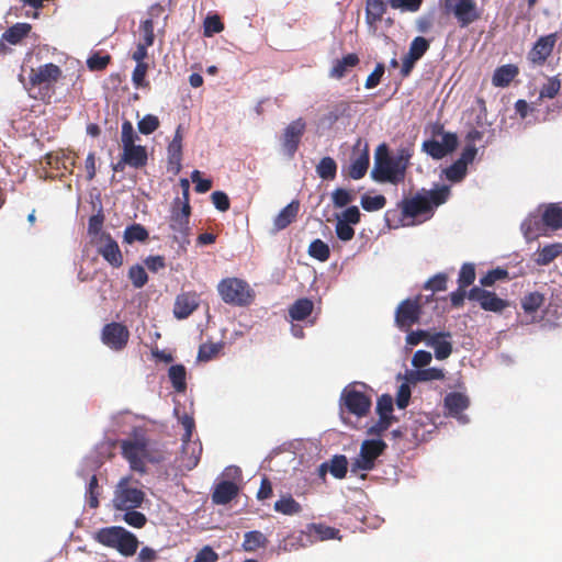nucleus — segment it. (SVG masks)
Segmentation results:
<instances>
[{
	"label": "nucleus",
	"mask_w": 562,
	"mask_h": 562,
	"mask_svg": "<svg viewBox=\"0 0 562 562\" xmlns=\"http://www.w3.org/2000/svg\"><path fill=\"white\" fill-rule=\"evenodd\" d=\"M123 161L127 166L140 169L147 165L148 155L145 146L132 145L123 148Z\"/></svg>",
	"instance_id": "nucleus-26"
},
{
	"label": "nucleus",
	"mask_w": 562,
	"mask_h": 562,
	"mask_svg": "<svg viewBox=\"0 0 562 562\" xmlns=\"http://www.w3.org/2000/svg\"><path fill=\"white\" fill-rule=\"evenodd\" d=\"M412 153L408 148H401L395 156H390L386 144L375 149L374 167L371 171L373 180L380 183L398 184L404 181Z\"/></svg>",
	"instance_id": "nucleus-1"
},
{
	"label": "nucleus",
	"mask_w": 562,
	"mask_h": 562,
	"mask_svg": "<svg viewBox=\"0 0 562 562\" xmlns=\"http://www.w3.org/2000/svg\"><path fill=\"white\" fill-rule=\"evenodd\" d=\"M458 146V137L454 133L443 132L442 127L434 133L432 138L423 143V150L434 159H442Z\"/></svg>",
	"instance_id": "nucleus-6"
},
{
	"label": "nucleus",
	"mask_w": 562,
	"mask_h": 562,
	"mask_svg": "<svg viewBox=\"0 0 562 562\" xmlns=\"http://www.w3.org/2000/svg\"><path fill=\"white\" fill-rule=\"evenodd\" d=\"M386 204V199L384 195H368L364 194L361 196V206L367 212H375L382 210Z\"/></svg>",
	"instance_id": "nucleus-44"
},
{
	"label": "nucleus",
	"mask_w": 562,
	"mask_h": 562,
	"mask_svg": "<svg viewBox=\"0 0 562 562\" xmlns=\"http://www.w3.org/2000/svg\"><path fill=\"white\" fill-rule=\"evenodd\" d=\"M60 75L61 71L59 67L49 63L38 67L37 69H32L30 80L33 85L49 83L57 81Z\"/></svg>",
	"instance_id": "nucleus-28"
},
{
	"label": "nucleus",
	"mask_w": 562,
	"mask_h": 562,
	"mask_svg": "<svg viewBox=\"0 0 562 562\" xmlns=\"http://www.w3.org/2000/svg\"><path fill=\"white\" fill-rule=\"evenodd\" d=\"M389 3L392 9H400L406 12H417L423 4V0H389Z\"/></svg>",
	"instance_id": "nucleus-58"
},
{
	"label": "nucleus",
	"mask_w": 562,
	"mask_h": 562,
	"mask_svg": "<svg viewBox=\"0 0 562 562\" xmlns=\"http://www.w3.org/2000/svg\"><path fill=\"white\" fill-rule=\"evenodd\" d=\"M217 291L227 304L241 306L246 303V283L241 279H223L217 285Z\"/></svg>",
	"instance_id": "nucleus-13"
},
{
	"label": "nucleus",
	"mask_w": 562,
	"mask_h": 562,
	"mask_svg": "<svg viewBox=\"0 0 562 562\" xmlns=\"http://www.w3.org/2000/svg\"><path fill=\"white\" fill-rule=\"evenodd\" d=\"M314 304L310 299H299L289 308V315L293 321H304L313 312Z\"/></svg>",
	"instance_id": "nucleus-36"
},
{
	"label": "nucleus",
	"mask_w": 562,
	"mask_h": 562,
	"mask_svg": "<svg viewBox=\"0 0 562 562\" xmlns=\"http://www.w3.org/2000/svg\"><path fill=\"white\" fill-rule=\"evenodd\" d=\"M138 139V135L135 133L134 127L130 121H124L122 124L121 142L122 147L136 145L135 140Z\"/></svg>",
	"instance_id": "nucleus-56"
},
{
	"label": "nucleus",
	"mask_w": 562,
	"mask_h": 562,
	"mask_svg": "<svg viewBox=\"0 0 562 562\" xmlns=\"http://www.w3.org/2000/svg\"><path fill=\"white\" fill-rule=\"evenodd\" d=\"M508 272L505 269L496 268L490 270L484 277L481 278L480 282L483 286H492L497 280L507 278Z\"/></svg>",
	"instance_id": "nucleus-62"
},
{
	"label": "nucleus",
	"mask_w": 562,
	"mask_h": 562,
	"mask_svg": "<svg viewBox=\"0 0 562 562\" xmlns=\"http://www.w3.org/2000/svg\"><path fill=\"white\" fill-rule=\"evenodd\" d=\"M547 229L548 228L544 225V221H542V215L530 214L521 223V232L527 240L536 239Z\"/></svg>",
	"instance_id": "nucleus-32"
},
{
	"label": "nucleus",
	"mask_w": 562,
	"mask_h": 562,
	"mask_svg": "<svg viewBox=\"0 0 562 562\" xmlns=\"http://www.w3.org/2000/svg\"><path fill=\"white\" fill-rule=\"evenodd\" d=\"M145 498V493L130 485V480L123 477L114 492L113 506L117 510L136 509L140 507Z\"/></svg>",
	"instance_id": "nucleus-8"
},
{
	"label": "nucleus",
	"mask_w": 562,
	"mask_h": 562,
	"mask_svg": "<svg viewBox=\"0 0 562 562\" xmlns=\"http://www.w3.org/2000/svg\"><path fill=\"white\" fill-rule=\"evenodd\" d=\"M224 29V24L221 21L220 16L214 15H207L203 23V34L206 37H211L216 33L222 32Z\"/></svg>",
	"instance_id": "nucleus-48"
},
{
	"label": "nucleus",
	"mask_w": 562,
	"mask_h": 562,
	"mask_svg": "<svg viewBox=\"0 0 562 562\" xmlns=\"http://www.w3.org/2000/svg\"><path fill=\"white\" fill-rule=\"evenodd\" d=\"M168 378L178 393H183L187 390V370L183 364L171 366L168 369Z\"/></svg>",
	"instance_id": "nucleus-37"
},
{
	"label": "nucleus",
	"mask_w": 562,
	"mask_h": 562,
	"mask_svg": "<svg viewBox=\"0 0 562 562\" xmlns=\"http://www.w3.org/2000/svg\"><path fill=\"white\" fill-rule=\"evenodd\" d=\"M447 280L448 278L445 273H437L425 283L424 288L434 292L445 291L447 289Z\"/></svg>",
	"instance_id": "nucleus-63"
},
{
	"label": "nucleus",
	"mask_w": 562,
	"mask_h": 562,
	"mask_svg": "<svg viewBox=\"0 0 562 562\" xmlns=\"http://www.w3.org/2000/svg\"><path fill=\"white\" fill-rule=\"evenodd\" d=\"M561 89V82L557 77H551L540 89V98L553 99Z\"/></svg>",
	"instance_id": "nucleus-57"
},
{
	"label": "nucleus",
	"mask_w": 562,
	"mask_h": 562,
	"mask_svg": "<svg viewBox=\"0 0 562 562\" xmlns=\"http://www.w3.org/2000/svg\"><path fill=\"white\" fill-rule=\"evenodd\" d=\"M218 554L210 546H204L195 555L193 562H216Z\"/></svg>",
	"instance_id": "nucleus-64"
},
{
	"label": "nucleus",
	"mask_w": 562,
	"mask_h": 562,
	"mask_svg": "<svg viewBox=\"0 0 562 562\" xmlns=\"http://www.w3.org/2000/svg\"><path fill=\"white\" fill-rule=\"evenodd\" d=\"M360 144L361 140L359 139L352 150L350 164L347 168V176L353 180H359L363 178L370 165L368 146L366 145L363 149H360Z\"/></svg>",
	"instance_id": "nucleus-18"
},
{
	"label": "nucleus",
	"mask_w": 562,
	"mask_h": 562,
	"mask_svg": "<svg viewBox=\"0 0 562 562\" xmlns=\"http://www.w3.org/2000/svg\"><path fill=\"white\" fill-rule=\"evenodd\" d=\"M110 61L111 56L109 54L101 55L100 53H94L88 58L87 65L90 70L100 71L105 69Z\"/></svg>",
	"instance_id": "nucleus-52"
},
{
	"label": "nucleus",
	"mask_w": 562,
	"mask_h": 562,
	"mask_svg": "<svg viewBox=\"0 0 562 562\" xmlns=\"http://www.w3.org/2000/svg\"><path fill=\"white\" fill-rule=\"evenodd\" d=\"M239 492V487L233 481L223 480L215 484L212 493V502L216 505H225L233 501Z\"/></svg>",
	"instance_id": "nucleus-23"
},
{
	"label": "nucleus",
	"mask_w": 562,
	"mask_h": 562,
	"mask_svg": "<svg viewBox=\"0 0 562 562\" xmlns=\"http://www.w3.org/2000/svg\"><path fill=\"white\" fill-rule=\"evenodd\" d=\"M300 211V201L293 200L283 207L273 220V228L276 232L285 229L297 217Z\"/></svg>",
	"instance_id": "nucleus-25"
},
{
	"label": "nucleus",
	"mask_w": 562,
	"mask_h": 562,
	"mask_svg": "<svg viewBox=\"0 0 562 562\" xmlns=\"http://www.w3.org/2000/svg\"><path fill=\"white\" fill-rule=\"evenodd\" d=\"M273 509L285 516H294L301 514L302 506L291 494H285L274 503Z\"/></svg>",
	"instance_id": "nucleus-34"
},
{
	"label": "nucleus",
	"mask_w": 562,
	"mask_h": 562,
	"mask_svg": "<svg viewBox=\"0 0 562 562\" xmlns=\"http://www.w3.org/2000/svg\"><path fill=\"white\" fill-rule=\"evenodd\" d=\"M450 188L441 186L434 190H423L412 198L403 199L398 206L405 217H416L418 215L432 211L434 206H439L448 200Z\"/></svg>",
	"instance_id": "nucleus-2"
},
{
	"label": "nucleus",
	"mask_w": 562,
	"mask_h": 562,
	"mask_svg": "<svg viewBox=\"0 0 562 562\" xmlns=\"http://www.w3.org/2000/svg\"><path fill=\"white\" fill-rule=\"evenodd\" d=\"M468 299L479 302L481 308L488 312L501 313L509 303L496 295V293L484 290L479 286H473L468 292Z\"/></svg>",
	"instance_id": "nucleus-16"
},
{
	"label": "nucleus",
	"mask_w": 562,
	"mask_h": 562,
	"mask_svg": "<svg viewBox=\"0 0 562 562\" xmlns=\"http://www.w3.org/2000/svg\"><path fill=\"white\" fill-rule=\"evenodd\" d=\"M395 420V416L379 415L378 422L368 429V435L381 436L384 431H386L390 428L392 423Z\"/></svg>",
	"instance_id": "nucleus-50"
},
{
	"label": "nucleus",
	"mask_w": 562,
	"mask_h": 562,
	"mask_svg": "<svg viewBox=\"0 0 562 562\" xmlns=\"http://www.w3.org/2000/svg\"><path fill=\"white\" fill-rule=\"evenodd\" d=\"M441 12L453 16L460 27H468L481 16L475 0H440Z\"/></svg>",
	"instance_id": "nucleus-4"
},
{
	"label": "nucleus",
	"mask_w": 562,
	"mask_h": 562,
	"mask_svg": "<svg viewBox=\"0 0 562 562\" xmlns=\"http://www.w3.org/2000/svg\"><path fill=\"white\" fill-rule=\"evenodd\" d=\"M148 442L144 435H134V439L121 441L122 456L130 462L133 470L144 472V457L147 452Z\"/></svg>",
	"instance_id": "nucleus-9"
},
{
	"label": "nucleus",
	"mask_w": 562,
	"mask_h": 562,
	"mask_svg": "<svg viewBox=\"0 0 562 562\" xmlns=\"http://www.w3.org/2000/svg\"><path fill=\"white\" fill-rule=\"evenodd\" d=\"M562 254V244L555 243L546 245L538 250L535 262L538 266H548Z\"/></svg>",
	"instance_id": "nucleus-38"
},
{
	"label": "nucleus",
	"mask_w": 562,
	"mask_h": 562,
	"mask_svg": "<svg viewBox=\"0 0 562 562\" xmlns=\"http://www.w3.org/2000/svg\"><path fill=\"white\" fill-rule=\"evenodd\" d=\"M98 543L115 549L123 557H132L138 549L139 541L131 531L121 526L103 527L93 533Z\"/></svg>",
	"instance_id": "nucleus-3"
},
{
	"label": "nucleus",
	"mask_w": 562,
	"mask_h": 562,
	"mask_svg": "<svg viewBox=\"0 0 562 562\" xmlns=\"http://www.w3.org/2000/svg\"><path fill=\"white\" fill-rule=\"evenodd\" d=\"M97 251L113 268H120L123 265V255L113 237L109 233H102L93 239Z\"/></svg>",
	"instance_id": "nucleus-15"
},
{
	"label": "nucleus",
	"mask_w": 562,
	"mask_h": 562,
	"mask_svg": "<svg viewBox=\"0 0 562 562\" xmlns=\"http://www.w3.org/2000/svg\"><path fill=\"white\" fill-rule=\"evenodd\" d=\"M191 215L190 204L182 205L181 209L173 207L171 211L169 227L172 231V239L180 246L188 245L189 241V218Z\"/></svg>",
	"instance_id": "nucleus-11"
},
{
	"label": "nucleus",
	"mask_w": 562,
	"mask_h": 562,
	"mask_svg": "<svg viewBox=\"0 0 562 562\" xmlns=\"http://www.w3.org/2000/svg\"><path fill=\"white\" fill-rule=\"evenodd\" d=\"M544 302L543 294L539 292H531L521 299V307L526 313H535Z\"/></svg>",
	"instance_id": "nucleus-42"
},
{
	"label": "nucleus",
	"mask_w": 562,
	"mask_h": 562,
	"mask_svg": "<svg viewBox=\"0 0 562 562\" xmlns=\"http://www.w3.org/2000/svg\"><path fill=\"white\" fill-rule=\"evenodd\" d=\"M130 338L127 327L121 323L106 324L102 329V341L113 350H122L126 347Z\"/></svg>",
	"instance_id": "nucleus-17"
},
{
	"label": "nucleus",
	"mask_w": 562,
	"mask_h": 562,
	"mask_svg": "<svg viewBox=\"0 0 562 562\" xmlns=\"http://www.w3.org/2000/svg\"><path fill=\"white\" fill-rule=\"evenodd\" d=\"M469 397L459 392L449 393L445 397V406L450 416L458 418L462 423H467L468 418L462 414L469 407Z\"/></svg>",
	"instance_id": "nucleus-22"
},
{
	"label": "nucleus",
	"mask_w": 562,
	"mask_h": 562,
	"mask_svg": "<svg viewBox=\"0 0 562 562\" xmlns=\"http://www.w3.org/2000/svg\"><path fill=\"white\" fill-rule=\"evenodd\" d=\"M304 533L312 541H325L330 539H340L339 529L326 526L324 524H308Z\"/></svg>",
	"instance_id": "nucleus-31"
},
{
	"label": "nucleus",
	"mask_w": 562,
	"mask_h": 562,
	"mask_svg": "<svg viewBox=\"0 0 562 562\" xmlns=\"http://www.w3.org/2000/svg\"><path fill=\"white\" fill-rule=\"evenodd\" d=\"M168 154V171L172 175H178L182 168V135L180 127L177 128L172 140L169 143L167 148Z\"/></svg>",
	"instance_id": "nucleus-21"
},
{
	"label": "nucleus",
	"mask_w": 562,
	"mask_h": 562,
	"mask_svg": "<svg viewBox=\"0 0 562 562\" xmlns=\"http://www.w3.org/2000/svg\"><path fill=\"white\" fill-rule=\"evenodd\" d=\"M316 172L324 180H333L337 173V164L331 157H324L316 166Z\"/></svg>",
	"instance_id": "nucleus-41"
},
{
	"label": "nucleus",
	"mask_w": 562,
	"mask_h": 562,
	"mask_svg": "<svg viewBox=\"0 0 562 562\" xmlns=\"http://www.w3.org/2000/svg\"><path fill=\"white\" fill-rule=\"evenodd\" d=\"M519 75V68L514 64L497 67L492 76V85L497 88L508 87Z\"/></svg>",
	"instance_id": "nucleus-30"
},
{
	"label": "nucleus",
	"mask_w": 562,
	"mask_h": 562,
	"mask_svg": "<svg viewBox=\"0 0 562 562\" xmlns=\"http://www.w3.org/2000/svg\"><path fill=\"white\" fill-rule=\"evenodd\" d=\"M306 130V123L302 119L291 122L280 137L282 154L292 159L300 146L302 136Z\"/></svg>",
	"instance_id": "nucleus-12"
},
{
	"label": "nucleus",
	"mask_w": 562,
	"mask_h": 562,
	"mask_svg": "<svg viewBox=\"0 0 562 562\" xmlns=\"http://www.w3.org/2000/svg\"><path fill=\"white\" fill-rule=\"evenodd\" d=\"M142 40L139 43L151 46L155 41L154 22L151 19H147L140 23Z\"/></svg>",
	"instance_id": "nucleus-59"
},
{
	"label": "nucleus",
	"mask_w": 562,
	"mask_h": 562,
	"mask_svg": "<svg viewBox=\"0 0 562 562\" xmlns=\"http://www.w3.org/2000/svg\"><path fill=\"white\" fill-rule=\"evenodd\" d=\"M468 173V167L461 161L456 160L452 165L445 169L446 178L451 182L462 181Z\"/></svg>",
	"instance_id": "nucleus-43"
},
{
	"label": "nucleus",
	"mask_w": 562,
	"mask_h": 562,
	"mask_svg": "<svg viewBox=\"0 0 562 562\" xmlns=\"http://www.w3.org/2000/svg\"><path fill=\"white\" fill-rule=\"evenodd\" d=\"M430 43L423 36L415 37L409 45L408 55L419 60L429 49Z\"/></svg>",
	"instance_id": "nucleus-46"
},
{
	"label": "nucleus",
	"mask_w": 562,
	"mask_h": 562,
	"mask_svg": "<svg viewBox=\"0 0 562 562\" xmlns=\"http://www.w3.org/2000/svg\"><path fill=\"white\" fill-rule=\"evenodd\" d=\"M386 443L381 439L364 440L360 447V453L355 459L351 471H370L375 465V460L383 454Z\"/></svg>",
	"instance_id": "nucleus-10"
},
{
	"label": "nucleus",
	"mask_w": 562,
	"mask_h": 562,
	"mask_svg": "<svg viewBox=\"0 0 562 562\" xmlns=\"http://www.w3.org/2000/svg\"><path fill=\"white\" fill-rule=\"evenodd\" d=\"M450 337L449 331L436 333L429 337L427 345L434 348L436 359L445 360L452 353V344L447 340Z\"/></svg>",
	"instance_id": "nucleus-24"
},
{
	"label": "nucleus",
	"mask_w": 562,
	"mask_h": 562,
	"mask_svg": "<svg viewBox=\"0 0 562 562\" xmlns=\"http://www.w3.org/2000/svg\"><path fill=\"white\" fill-rule=\"evenodd\" d=\"M307 254L310 257H312L321 262H325L330 257V249H329V246L325 241L317 238V239H314L310 244Z\"/></svg>",
	"instance_id": "nucleus-39"
},
{
	"label": "nucleus",
	"mask_w": 562,
	"mask_h": 562,
	"mask_svg": "<svg viewBox=\"0 0 562 562\" xmlns=\"http://www.w3.org/2000/svg\"><path fill=\"white\" fill-rule=\"evenodd\" d=\"M475 267L473 263L465 262L462 265L459 277H458V285L460 288H468L475 281Z\"/></svg>",
	"instance_id": "nucleus-45"
},
{
	"label": "nucleus",
	"mask_w": 562,
	"mask_h": 562,
	"mask_svg": "<svg viewBox=\"0 0 562 562\" xmlns=\"http://www.w3.org/2000/svg\"><path fill=\"white\" fill-rule=\"evenodd\" d=\"M124 510H125V514L123 516V520L131 527L143 528L146 525L147 518L143 513L137 512L135 509H124Z\"/></svg>",
	"instance_id": "nucleus-53"
},
{
	"label": "nucleus",
	"mask_w": 562,
	"mask_h": 562,
	"mask_svg": "<svg viewBox=\"0 0 562 562\" xmlns=\"http://www.w3.org/2000/svg\"><path fill=\"white\" fill-rule=\"evenodd\" d=\"M445 378V372L439 368H427L419 369L415 372V379L417 381H432V380H442Z\"/></svg>",
	"instance_id": "nucleus-55"
},
{
	"label": "nucleus",
	"mask_w": 562,
	"mask_h": 562,
	"mask_svg": "<svg viewBox=\"0 0 562 562\" xmlns=\"http://www.w3.org/2000/svg\"><path fill=\"white\" fill-rule=\"evenodd\" d=\"M123 239L126 244L143 243L148 239V232L143 225L133 224L125 228Z\"/></svg>",
	"instance_id": "nucleus-40"
},
{
	"label": "nucleus",
	"mask_w": 562,
	"mask_h": 562,
	"mask_svg": "<svg viewBox=\"0 0 562 562\" xmlns=\"http://www.w3.org/2000/svg\"><path fill=\"white\" fill-rule=\"evenodd\" d=\"M31 30L32 25L30 23H16L2 34V40L11 45L20 44L30 34Z\"/></svg>",
	"instance_id": "nucleus-35"
},
{
	"label": "nucleus",
	"mask_w": 562,
	"mask_h": 562,
	"mask_svg": "<svg viewBox=\"0 0 562 562\" xmlns=\"http://www.w3.org/2000/svg\"><path fill=\"white\" fill-rule=\"evenodd\" d=\"M360 63L359 56L356 53H350L340 59H335L329 69V77L334 79L344 78L348 71Z\"/></svg>",
	"instance_id": "nucleus-29"
},
{
	"label": "nucleus",
	"mask_w": 562,
	"mask_h": 562,
	"mask_svg": "<svg viewBox=\"0 0 562 562\" xmlns=\"http://www.w3.org/2000/svg\"><path fill=\"white\" fill-rule=\"evenodd\" d=\"M180 423L184 428V434L182 436V462L188 470H192L200 461L202 447L201 445L191 441V437L195 428L193 417L184 414L180 417Z\"/></svg>",
	"instance_id": "nucleus-7"
},
{
	"label": "nucleus",
	"mask_w": 562,
	"mask_h": 562,
	"mask_svg": "<svg viewBox=\"0 0 562 562\" xmlns=\"http://www.w3.org/2000/svg\"><path fill=\"white\" fill-rule=\"evenodd\" d=\"M147 71H148L147 63L136 64V66L133 70V74H132V80L136 87L148 86V82L146 81Z\"/></svg>",
	"instance_id": "nucleus-60"
},
{
	"label": "nucleus",
	"mask_w": 562,
	"mask_h": 562,
	"mask_svg": "<svg viewBox=\"0 0 562 562\" xmlns=\"http://www.w3.org/2000/svg\"><path fill=\"white\" fill-rule=\"evenodd\" d=\"M389 0H367L366 2V23L373 31L376 24L381 22L387 9Z\"/></svg>",
	"instance_id": "nucleus-27"
},
{
	"label": "nucleus",
	"mask_w": 562,
	"mask_h": 562,
	"mask_svg": "<svg viewBox=\"0 0 562 562\" xmlns=\"http://www.w3.org/2000/svg\"><path fill=\"white\" fill-rule=\"evenodd\" d=\"M422 314L420 299L404 300L396 308L395 322L402 330H408L414 324L419 322Z\"/></svg>",
	"instance_id": "nucleus-14"
},
{
	"label": "nucleus",
	"mask_w": 562,
	"mask_h": 562,
	"mask_svg": "<svg viewBox=\"0 0 562 562\" xmlns=\"http://www.w3.org/2000/svg\"><path fill=\"white\" fill-rule=\"evenodd\" d=\"M159 126V120L155 115H146L138 122V130L142 134L148 135Z\"/></svg>",
	"instance_id": "nucleus-61"
},
{
	"label": "nucleus",
	"mask_w": 562,
	"mask_h": 562,
	"mask_svg": "<svg viewBox=\"0 0 562 562\" xmlns=\"http://www.w3.org/2000/svg\"><path fill=\"white\" fill-rule=\"evenodd\" d=\"M222 346L220 344L206 342L202 344L199 348L198 359L200 361H210L217 356Z\"/></svg>",
	"instance_id": "nucleus-54"
},
{
	"label": "nucleus",
	"mask_w": 562,
	"mask_h": 562,
	"mask_svg": "<svg viewBox=\"0 0 562 562\" xmlns=\"http://www.w3.org/2000/svg\"><path fill=\"white\" fill-rule=\"evenodd\" d=\"M557 42V34L541 36L528 53V59L535 65H542L552 54Z\"/></svg>",
	"instance_id": "nucleus-19"
},
{
	"label": "nucleus",
	"mask_w": 562,
	"mask_h": 562,
	"mask_svg": "<svg viewBox=\"0 0 562 562\" xmlns=\"http://www.w3.org/2000/svg\"><path fill=\"white\" fill-rule=\"evenodd\" d=\"M541 215L547 228L551 231L562 228V207L559 204L550 203L546 205Z\"/></svg>",
	"instance_id": "nucleus-33"
},
{
	"label": "nucleus",
	"mask_w": 562,
	"mask_h": 562,
	"mask_svg": "<svg viewBox=\"0 0 562 562\" xmlns=\"http://www.w3.org/2000/svg\"><path fill=\"white\" fill-rule=\"evenodd\" d=\"M128 278L136 289L143 288L148 281V276L140 265H134L130 268Z\"/></svg>",
	"instance_id": "nucleus-49"
},
{
	"label": "nucleus",
	"mask_w": 562,
	"mask_h": 562,
	"mask_svg": "<svg viewBox=\"0 0 562 562\" xmlns=\"http://www.w3.org/2000/svg\"><path fill=\"white\" fill-rule=\"evenodd\" d=\"M347 470H348V461L345 456H342V454L335 456L330 460L329 472L331 473V475L334 477L344 479L347 474Z\"/></svg>",
	"instance_id": "nucleus-47"
},
{
	"label": "nucleus",
	"mask_w": 562,
	"mask_h": 562,
	"mask_svg": "<svg viewBox=\"0 0 562 562\" xmlns=\"http://www.w3.org/2000/svg\"><path fill=\"white\" fill-rule=\"evenodd\" d=\"M200 304L195 292H183L177 295L173 305V315L178 319L188 318Z\"/></svg>",
	"instance_id": "nucleus-20"
},
{
	"label": "nucleus",
	"mask_w": 562,
	"mask_h": 562,
	"mask_svg": "<svg viewBox=\"0 0 562 562\" xmlns=\"http://www.w3.org/2000/svg\"><path fill=\"white\" fill-rule=\"evenodd\" d=\"M371 405V396L351 385L346 386L340 394L339 408L341 416L347 412L362 418L369 414Z\"/></svg>",
	"instance_id": "nucleus-5"
},
{
	"label": "nucleus",
	"mask_w": 562,
	"mask_h": 562,
	"mask_svg": "<svg viewBox=\"0 0 562 562\" xmlns=\"http://www.w3.org/2000/svg\"><path fill=\"white\" fill-rule=\"evenodd\" d=\"M99 484L95 475L90 477L88 488L86 492L87 502L90 508H97L99 506Z\"/></svg>",
	"instance_id": "nucleus-51"
}]
</instances>
